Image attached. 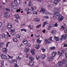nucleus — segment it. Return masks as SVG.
Instances as JSON below:
<instances>
[{
	"instance_id": "c756f323",
	"label": "nucleus",
	"mask_w": 67,
	"mask_h": 67,
	"mask_svg": "<svg viewBox=\"0 0 67 67\" xmlns=\"http://www.w3.org/2000/svg\"><path fill=\"white\" fill-rule=\"evenodd\" d=\"M13 63L14 64H16L17 63V60H13Z\"/></svg>"
},
{
	"instance_id": "6e6d98bb",
	"label": "nucleus",
	"mask_w": 67,
	"mask_h": 67,
	"mask_svg": "<svg viewBox=\"0 0 67 67\" xmlns=\"http://www.w3.org/2000/svg\"><path fill=\"white\" fill-rule=\"evenodd\" d=\"M29 8H26L25 9V10H26V11H29Z\"/></svg>"
},
{
	"instance_id": "f8f14e48",
	"label": "nucleus",
	"mask_w": 67,
	"mask_h": 67,
	"mask_svg": "<svg viewBox=\"0 0 67 67\" xmlns=\"http://www.w3.org/2000/svg\"><path fill=\"white\" fill-rule=\"evenodd\" d=\"M23 43H24V44H27L28 43V42L27 40L25 39L23 40Z\"/></svg>"
},
{
	"instance_id": "b1692460",
	"label": "nucleus",
	"mask_w": 67,
	"mask_h": 67,
	"mask_svg": "<svg viewBox=\"0 0 67 67\" xmlns=\"http://www.w3.org/2000/svg\"><path fill=\"white\" fill-rule=\"evenodd\" d=\"M34 52H35V50H32L31 51V52L33 55H35V53H34Z\"/></svg>"
},
{
	"instance_id": "cd10ccee",
	"label": "nucleus",
	"mask_w": 67,
	"mask_h": 67,
	"mask_svg": "<svg viewBox=\"0 0 67 67\" xmlns=\"http://www.w3.org/2000/svg\"><path fill=\"white\" fill-rule=\"evenodd\" d=\"M46 55H43L41 56V57L42 59H44L46 57Z\"/></svg>"
},
{
	"instance_id": "bf43d9fd",
	"label": "nucleus",
	"mask_w": 67,
	"mask_h": 67,
	"mask_svg": "<svg viewBox=\"0 0 67 67\" xmlns=\"http://www.w3.org/2000/svg\"><path fill=\"white\" fill-rule=\"evenodd\" d=\"M49 40L50 41H52V37H50V38H49Z\"/></svg>"
},
{
	"instance_id": "412c9836",
	"label": "nucleus",
	"mask_w": 67,
	"mask_h": 67,
	"mask_svg": "<svg viewBox=\"0 0 67 67\" xmlns=\"http://www.w3.org/2000/svg\"><path fill=\"white\" fill-rule=\"evenodd\" d=\"M15 17L16 18V19H20V16L19 15L17 14L16 15H15Z\"/></svg>"
},
{
	"instance_id": "37998d69",
	"label": "nucleus",
	"mask_w": 67,
	"mask_h": 67,
	"mask_svg": "<svg viewBox=\"0 0 67 67\" xmlns=\"http://www.w3.org/2000/svg\"><path fill=\"white\" fill-rule=\"evenodd\" d=\"M10 30V29H9V32H13V31H14L13 30Z\"/></svg>"
},
{
	"instance_id": "a19ab883",
	"label": "nucleus",
	"mask_w": 67,
	"mask_h": 67,
	"mask_svg": "<svg viewBox=\"0 0 67 67\" xmlns=\"http://www.w3.org/2000/svg\"><path fill=\"white\" fill-rule=\"evenodd\" d=\"M8 35H5V36L4 37V38H8Z\"/></svg>"
},
{
	"instance_id": "1a4fd4ad",
	"label": "nucleus",
	"mask_w": 67,
	"mask_h": 67,
	"mask_svg": "<svg viewBox=\"0 0 67 67\" xmlns=\"http://www.w3.org/2000/svg\"><path fill=\"white\" fill-rule=\"evenodd\" d=\"M4 16L5 18H9L10 16V15L8 13L6 12L4 14Z\"/></svg>"
},
{
	"instance_id": "680f3d73",
	"label": "nucleus",
	"mask_w": 67,
	"mask_h": 67,
	"mask_svg": "<svg viewBox=\"0 0 67 67\" xmlns=\"http://www.w3.org/2000/svg\"><path fill=\"white\" fill-rule=\"evenodd\" d=\"M27 14H30L31 13V12L29 11L27 12Z\"/></svg>"
},
{
	"instance_id": "20e7f679",
	"label": "nucleus",
	"mask_w": 67,
	"mask_h": 67,
	"mask_svg": "<svg viewBox=\"0 0 67 67\" xmlns=\"http://www.w3.org/2000/svg\"><path fill=\"white\" fill-rule=\"evenodd\" d=\"M7 26V27H8L9 29H11L12 27V25L10 23H8Z\"/></svg>"
},
{
	"instance_id": "aec40b11",
	"label": "nucleus",
	"mask_w": 67,
	"mask_h": 67,
	"mask_svg": "<svg viewBox=\"0 0 67 67\" xmlns=\"http://www.w3.org/2000/svg\"><path fill=\"white\" fill-rule=\"evenodd\" d=\"M34 21L36 22H39L40 21V19L38 18H36L35 19Z\"/></svg>"
},
{
	"instance_id": "c03bdc74",
	"label": "nucleus",
	"mask_w": 67,
	"mask_h": 67,
	"mask_svg": "<svg viewBox=\"0 0 67 67\" xmlns=\"http://www.w3.org/2000/svg\"><path fill=\"white\" fill-rule=\"evenodd\" d=\"M16 37L18 38H20V36L19 35H17L16 36Z\"/></svg>"
},
{
	"instance_id": "e433bc0d",
	"label": "nucleus",
	"mask_w": 67,
	"mask_h": 67,
	"mask_svg": "<svg viewBox=\"0 0 67 67\" xmlns=\"http://www.w3.org/2000/svg\"><path fill=\"white\" fill-rule=\"evenodd\" d=\"M66 37H67V34H66L64 36V37L63 38V39L64 40H66Z\"/></svg>"
},
{
	"instance_id": "0eeeda50",
	"label": "nucleus",
	"mask_w": 67,
	"mask_h": 67,
	"mask_svg": "<svg viewBox=\"0 0 67 67\" xmlns=\"http://www.w3.org/2000/svg\"><path fill=\"white\" fill-rule=\"evenodd\" d=\"M1 57L2 59H5L7 58V56H5V55L2 54L1 55Z\"/></svg>"
},
{
	"instance_id": "a18cd8bd",
	"label": "nucleus",
	"mask_w": 67,
	"mask_h": 67,
	"mask_svg": "<svg viewBox=\"0 0 67 67\" xmlns=\"http://www.w3.org/2000/svg\"><path fill=\"white\" fill-rule=\"evenodd\" d=\"M33 13L34 14H37V13L36 12H34Z\"/></svg>"
},
{
	"instance_id": "69168bd1",
	"label": "nucleus",
	"mask_w": 67,
	"mask_h": 67,
	"mask_svg": "<svg viewBox=\"0 0 67 67\" xmlns=\"http://www.w3.org/2000/svg\"><path fill=\"white\" fill-rule=\"evenodd\" d=\"M9 44H10V42H8L7 43V45H6L7 47H8V45H9Z\"/></svg>"
},
{
	"instance_id": "f257e3e1",
	"label": "nucleus",
	"mask_w": 67,
	"mask_h": 67,
	"mask_svg": "<svg viewBox=\"0 0 67 67\" xmlns=\"http://www.w3.org/2000/svg\"><path fill=\"white\" fill-rule=\"evenodd\" d=\"M66 62V60H64L60 62L58 64V65L59 66H62L63 64H64Z\"/></svg>"
},
{
	"instance_id": "de8ad7c7",
	"label": "nucleus",
	"mask_w": 67,
	"mask_h": 67,
	"mask_svg": "<svg viewBox=\"0 0 67 67\" xmlns=\"http://www.w3.org/2000/svg\"><path fill=\"white\" fill-rule=\"evenodd\" d=\"M51 49H55V47H52L51 48Z\"/></svg>"
},
{
	"instance_id": "7c9ffc66",
	"label": "nucleus",
	"mask_w": 67,
	"mask_h": 67,
	"mask_svg": "<svg viewBox=\"0 0 67 67\" xmlns=\"http://www.w3.org/2000/svg\"><path fill=\"white\" fill-rule=\"evenodd\" d=\"M36 59L37 60H38L39 59V58H40V56L39 55H36Z\"/></svg>"
},
{
	"instance_id": "4468645a",
	"label": "nucleus",
	"mask_w": 67,
	"mask_h": 67,
	"mask_svg": "<svg viewBox=\"0 0 67 67\" xmlns=\"http://www.w3.org/2000/svg\"><path fill=\"white\" fill-rule=\"evenodd\" d=\"M35 48H36L37 49H38L40 48V44H38L36 45L35 46Z\"/></svg>"
},
{
	"instance_id": "79ce46f5",
	"label": "nucleus",
	"mask_w": 67,
	"mask_h": 67,
	"mask_svg": "<svg viewBox=\"0 0 67 67\" xmlns=\"http://www.w3.org/2000/svg\"><path fill=\"white\" fill-rule=\"evenodd\" d=\"M64 35H63L62 36V38H61L60 39V40H63L64 39V38H63V37H64Z\"/></svg>"
},
{
	"instance_id": "bb28decb",
	"label": "nucleus",
	"mask_w": 67,
	"mask_h": 67,
	"mask_svg": "<svg viewBox=\"0 0 67 67\" xmlns=\"http://www.w3.org/2000/svg\"><path fill=\"white\" fill-rule=\"evenodd\" d=\"M28 27H29L31 30H32V29H33V26L32 25L31 26L30 25H29L28 26Z\"/></svg>"
},
{
	"instance_id": "3c124183",
	"label": "nucleus",
	"mask_w": 67,
	"mask_h": 67,
	"mask_svg": "<svg viewBox=\"0 0 67 67\" xmlns=\"http://www.w3.org/2000/svg\"><path fill=\"white\" fill-rule=\"evenodd\" d=\"M60 7H59L58 9H57V11H60Z\"/></svg>"
},
{
	"instance_id": "f03ea898",
	"label": "nucleus",
	"mask_w": 67,
	"mask_h": 67,
	"mask_svg": "<svg viewBox=\"0 0 67 67\" xmlns=\"http://www.w3.org/2000/svg\"><path fill=\"white\" fill-rule=\"evenodd\" d=\"M8 56L9 58H8V59H9V60L10 63V64H12L13 63V59L12 58H13V57H11V56L8 55Z\"/></svg>"
},
{
	"instance_id": "774afa93",
	"label": "nucleus",
	"mask_w": 67,
	"mask_h": 67,
	"mask_svg": "<svg viewBox=\"0 0 67 67\" xmlns=\"http://www.w3.org/2000/svg\"><path fill=\"white\" fill-rule=\"evenodd\" d=\"M15 67H18V66L17 65V64H16L14 65Z\"/></svg>"
},
{
	"instance_id": "c85d7f7f",
	"label": "nucleus",
	"mask_w": 67,
	"mask_h": 67,
	"mask_svg": "<svg viewBox=\"0 0 67 67\" xmlns=\"http://www.w3.org/2000/svg\"><path fill=\"white\" fill-rule=\"evenodd\" d=\"M56 31L53 30L52 31L51 33H52V34H55L56 33Z\"/></svg>"
},
{
	"instance_id": "a211bd4d",
	"label": "nucleus",
	"mask_w": 67,
	"mask_h": 67,
	"mask_svg": "<svg viewBox=\"0 0 67 67\" xmlns=\"http://www.w3.org/2000/svg\"><path fill=\"white\" fill-rule=\"evenodd\" d=\"M54 39L57 41H59V38L58 37H57L56 36H55Z\"/></svg>"
},
{
	"instance_id": "052dcab7",
	"label": "nucleus",
	"mask_w": 67,
	"mask_h": 67,
	"mask_svg": "<svg viewBox=\"0 0 67 67\" xmlns=\"http://www.w3.org/2000/svg\"><path fill=\"white\" fill-rule=\"evenodd\" d=\"M55 26H58V24H57V23H56L54 24Z\"/></svg>"
},
{
	"instance_id": "f3484780",
	"label": "nucleus",
	"mask_w": 67,
	"mask_h": 67,
	"mask_svg": "<svg viewBox=\"0 0 67 67\" xmlns=\"http://www.w3.org/2000/svg\"><path fill=\"white\" fill-rule=\"evenodd\" d=\"M57 52H53L52 54V56H53L54 57H55L56 55V54H57Z\"/></svg>"
},
{
	"instance_id": "423d86ee",
	"label": "nucleus",
	"mask_w": 67,
	"mask_h": 67,
	"mask_svg": "<svg viewBox=\"0 0 67 67\" xmlns=\"http://www.w3.org/2000/svg\"><path fill=\"white\" fill-rule=\"evenodd\" d=\"M64 19V16H61L58 18V20L59 22H61Z\"/></svg>"
},
{
	"instance_id": "0e129e2a",
	"label": "nucleus",
	"mask_w": 67,
	"mask_h": 67,
	"mask_svg": "<svg viewBox=\"0 0 67 67\" xmlns=\"http://www.w3.org/2000/svg\"><path fill=\"white\" fill-rule=\"evenodd\" d=\"M13 2H12L10 4V6H12V5H13Z\"/></svg>"
},
{
	"instance_id": "13d9d810",
	"label": "nucleus",
	"mask_w": 67,
	"mask_h": 67,
	"mask_svg": "<svg viewBox=\"0 0 67 67\" xmlns=\"http://www.w3.org/2000/svg\"><path fill=\"white\" fill-rule=\"evenodd\" d=\"M54 57H53V56H52V55L51 57V59H54Z\"/></svg>"
},
{
	"instance_id": "5fc2aeb1",
	"label": "nucleus",
	"mask_w": 67,
	"mask_h": 67,
	"mask_svg": "<svg viewBox=\"0 0 67 67\" xmlns=\"http://www.w3.org/2000/svg\"><path fill=\"white\" fill-rule=\"evenodd\" d=\"M15 21L17 22V23H19V20L18 19H16L15 20Z\"/></svg>"
},
{
	"instance_id": "5701e85b",
	"label": "nucleus",
	"mask_w": 67,
	"mask_h": 67,
	"mask_svg": "<svg viewBox=\"0 0 67 67\" xmlns=\"http://www.w3.org/2000/svg\"><path fill=\"white\" fill-rule=\"evenodd\" d=\"M29 59L30 61H33L34 60V58H33L31 56H30L29 57Z\"/></svg>"
},
{
	"instance_id": "4d7b16f0",
	"label": "nucleus",
	"mask_w": 67,
	"mask_h": 67,
	"mask_svg": "<svg viewBox=\"0 0 67 67\" xmlns=\"http://www.w3.org/2000/svg\"><path fill=\"white\" fill-rule=\"evenodd\" d=\"M62 29H63V30H64V29H65V27H64V26H62V27H61Z\"/></svg>"
},
{
	"instance_id": "dca6fc26",
	"label": "nucleus",
	"mask_w": 67,
	"mask_h": 67,
	"mask_svg": "<svg viewBox=\"0 0 67 67\" xmlns=\"http://www.w3.org/2000/svg\"><path fill=\"white\" fill-rule=\"evenodd\" d=\"M58 55H59V58L60 57L63 56V53L59 51L58 52Z\"/></svg>"
},
{
	"instance_id": "a878e982",
	"label": "nucleus",
	"mask_w": 67,
	"mask_h": 67,
	"mask_svg": "<svg viewBox=\"0 0 67 67\" xmlns=\"http://www.w3.org/2000/svg\"><path fill=\"white\" fill-rule=\"evenodd\" d=\"M29 47L27 45L26 46L25 48L26 51H29L30 50V49H29Z\"/></svg>"
},
{
	"instance_id": "e2e57ef3",
	"label": "nucleus",
	"mask_w": 67,
	"mask_h": 67,
	"mask_svg": "<svg viewBox=\"0 0 67 67\" xmlns=\"http://www.w3.org/2000/svg\"><path fill=\"white\" fill-rule=\"evenodd\" d=\"M5 10H6V11H10V9L7 8H6Z\"/></svg>"
},
{
	"instance_id": "f704fd0d",
	"label": "nucleus",
	"mask_w": 67,
	"mask_h": 67,
	"mask_svg": "<svg viewBox=\"0 0 67 67\" xmlns=\"http://www.w3.org/2000/svg\"><path fill=\"white\" fill-rule=\"evenodd\" d=\"M65 30H64V33H67V27H65Z\"/></svg>"
},
{
	"instance_id": "ea45409f",
	"label": "nucleus",
	"mask_w": 67,
	"mask_h": 67,
	"mask_svg": "<svg viewBox=\"0 0 67 67\" xmlns=\"http://www.w3.org/2000/svg\"><path fill=\"white\" fill-rule=\"evenodd\" d=\"M45 14H50L51 15L52 14L51 13H49L48 12H46Z\"/></svg>"
},
{
	"instance_id": "603ef678",
	"label": "nucleus",
	"mask_w": 67,
	"mask_h": 67,
	"mask_svg": "<svg viewBox=\"0 0 67 67\" xmlns=\"http://www.w3.org/2000/svg\"><path fill=\"white\" fill-rule=\"evenodd\" d=\"M21 11V10L20 9H18L16 10L17 12H20Z\"/></svg>"
},
{
	"instance_id": "58836bf2",
	"label": "nucleus",
	"mask_w": 67,
	"mask_h": 67,
	"mask_svg": "<svg viewBox=\"0 0 67 67\" xmlns=\"http://www.w3.org/2000/svg\"><path fill=\"white\" fill-rule=\"evenodd\" d=\"M13 40L14 42H18V40L16 38H14L13 39Z\"/></svg>"
},
{
	"instance_id": "864d4df0",
	"label": "nucleus",
	"mask_w": 67,
	"mask_h": 67,
	"mask_svg": "<svg viewBox=\"0 0 67 67\" xmlns=\"http://www.w3.org/2000/svg\"><path fill=\"white\" fill-rule=\"evenodd\" d=\"M4 61H3L1 63V65H2V66H4Z\"/></svg>"
},
{
	"instance_id": "c9c22d12",
	"label": "nucleus",
	"mask_w": 67,
	"mask_h": 67,
	"mask_svg": "<svg viewBox=\"0 0 67 67\" xmlns=\"http://www.w3.org/2000/svg\"><path fill=\"white\" fill-rule=\"evenodd\" d=\"M41 49L42 51L43 52V53H44L46 51V50H45V49H44V48H41Z\"/></svg>"
},
{
	"instance_id": "6ab92c4d",
	"label": "nucleus",
	"mask_w": 67,
	"mask_h": 67,
	"mask_svg": "<svg viewBox=\"0 0 67 67\" xmlns=\"http://www.w3.org/2000/svg\"><path fill=\"white\" fill-rule=\"evenodd\" d=\"M29 65L30 66H32L34 65V62H29Z\"/></svg>"
},
{
	"instance_id": "473e14b6",
	"label": "nucleus",
	"mask_w": 67,
	"mask_h": 67,
	"mask_svg": "<svg viewBox=\"0 0 67 67\" xmlns=\"http://www.w3.org/2000/svg\"><path fill=\"white\" fill-rule=\"evenodd\" d=\"M45 42H46V43H49L51 42L49 41H48V40L47 39L45 40Z\"/></svg>"
},
{
	"instance_id": "4c0bfd02",
	"label": "nucleus",
	"mask_w": 67,
	"mask_h": 67,
	"mask_svg": "<svg viewBox=\"0 0 67 67\" xmlns=\"http://www.w3.org/2000/svg\"><path fill=\"white\" fill-rule=\"evenodd\" d=\"M41 26V24H40V25H37V26H36V27L37 29H38V28H40V27Z\"/></svg>"
},
{
	"instance_id": "2eb2a0df",
	"label": "nucleus",
	"mask_w": 67,
	"mask_h": 67,
	"mask_svg": "<svg viewBox=\"0 0 67 67\" xmlns=\"http://www.w3.org/2000/svg\"><path fill=\"white\" fill-rule=\"evenodd\" d=\"M13 31H12L10 33V34H11V35H13V36L14 35H15V34H16L15 32H14V31H15V29H14Z\"/></svg>"
},
{
	"instance_id": "49530a36",
	"label": "nucleus",
	"mask_w": 67,
	"mask_h": 67,
	"mask_svg": "<svg viewBox=\"0 0 67 67\" xmlns=\"http://www.w3.org/2000/svg\"><path fill=\"white\" fill-rule=\"evenodd\" d=\"M5 34H3L2 35V37H4V36H5Z\"/></svg>"
},
{
	"instance_id": "ddd939ff",
	"label": "nucleus",
	"mask_w": 67,
	"mask_h": 67,
	"mask_svg": "<svg viewBox=\"0 0 67 67\" xmlns=\"http://www.w3.org/2000/svg\"><path fill=\"white\" fill-rule=\"evenodd\" d=\"M40 12L41 13H43V14L44 13V12H45V9L43 8H41V10H40Z\"/></svg>"
},
{
	"instance_id": "8fccbe9b",
	"label": "nucleus",
	"mask_w": 67,
	"mask_h": 67,
	"mask_svg": "<svg viewBox=\"0 0 67 67\" xmlns=\"http://www.w3.org/2000/svg\"><path fill=\"white\" fill-rule=\"evenodd\" d=\"M48 60L49 62H51V59L49 57L48 58Z\"/></svg>"
},
{
	"instance_id": "393cba45",
	"label": "nucleus",
	"mask_w": 67,
	"mask_h": 67,
	"mask_svg": "<svg viewBox=\"0 0 67 67\" xmlns=\"http://www.w3.org/2000/svg\"><path fill=\"white\" fill-rule=\"evenodd\" d=\"M47 24V21L44 22L43 24V27H45V25H46V24Z\"/></svg>"
},
{
	"instance_id": "09e8293b",
	"label": "nucleus",
	"mask_w": 67,
	"mask_h": 67,
	"mask_svg": "<svg viewBox=\"0 0 67 67\" xmlns=\"http://www.w3.org/2000/svg\"><path fill=\"white\" fill-rule=\"evenodd\" d=\"M21 59V58L19 56H18L17 58V59L20 60Z\"/></svg>"
},
{
	"instance_id": "7ed1b4c3",
	"label": "nucleus",
	"mask_w": 67,
	"mask_h": 67,
	"mask_svg": "<svg viewBox=\"0 0 67 67\" xmlns=\"http://www.w3.org/2000/svg\"><path fill=\"white\" fill-rule=\"evenodd\" d=\"M61 15V14L60 13H59L56 12L54 13V14H53V18H56V16H60V15Z\"/></svg>"
},
{
	"instance_id": "338daca9",
	"label": "nucleus",
	"mask_w": 67,
	"mask_h": 67,
	"mask_svg": "<svg viewBox=\"0 0 67 67\" xmlns=\"http://www.w3.org/2000/svg\"><path fill=\"white\" fill-rule=\"evenodd\" d=\"M37 1L40 2H42V1H44V0H37Z\"/></svg>"
},
{
	"instance_id": "9b49d317",
	"label": "nucleus",
	"mask_w": 67,
	"mask_h": 67,
	"mask_svg": "<svg viewBox=\"0 0 67 67\" xmlns=\"http://www.w3.org/2000/svg\"><path fill=\"white\" fill-rule=\"evenodd\" d=\"M18 8V6L16 4L12 6L11 7L12 11V9L13 8H15V9H16Z\"/></svg>"
},
{
	"instance_id": "72a5a7b5",
	"label": "nucleus",
	"mask_w": 67,
	"mask_h": 67,
	"mask_svg": "<svg viewBox=\"0 0 67 67\" xmlns=\"http://www.w3.org/2000/svg\"><path fill=\"white\" fill-rule=\"evenodd\" d=\"M3 44L2 43H0V47L1 48H2L3 46Z\"/></svg>"
},
{
	"instance_id": "39448f33",
	"label": "nucleus",
	"mask_w": 67,
	"mask_h": 67,
	"mask_svg": "<svg viewBox=\"0 0 67 67\" xmlns=\"http://www.w3.org/2000/svg\"><path fill=\"white\" fill-rule=\"evenodd\" d=\"M13 3L16 4H19L20 3V0H15L13 1Z\"/></svg>"
},
{
	"instance_id": "2f4dec72",
	"label": "nucleus",
	"mask_w": 67,
	"mask_h": 67,
	"mask_svg": "<svg viewBox=\"0 0 67 67\" xmlns=\"http://www.w3.org/2000/svg\"><path fill=\"white\" fill-rule=\"evenodd\" d=\"M50 27H53L54 26V24H51L49 25V26Z\"/></svg>"
},
{
	"instance_id": "4be33fe9",
	"label": "nucleus",
	"mask_w": 67,
	"mask_h": 67,
	"mask_svg": "<svg viewBox=\"0 0 67 67\" xmlns=\"http://www.w3.org/2000/svg\"><path fill=\"white\" fill-rule=\"evenodd\" d=\"M41 42H42V41L40 40V38H38L37 40V43H38L39 44L41 43Z\"/></svg>"
},
{
	"instance_id": "6e6552de",
	"label": "nucleus",
	"mask_w": 67,
	"mask_h": 67,
	"mask_svg": "<svg viewBox=\"0 0 67 67\" xmlns=\"http://www.w3.org/2000/svg\"><path fill=\"white\" fill-rule=\"evenodd\" d=\"M59 1H60L59 0H57V1H55L53 2V4L54 5H55L56 4H57V3H58Z\"/></svg>"
},
{
	"instance_id": "9d476101",
	"label": "nucleus",
	"mask_w": 67,
	"mask_h": 67,
	"mask_svg": "<svg viewBox=\"0 0 67 67\" xmlns=\"http://www.w3.org/2000/svg\"><path fill=\"white\" fill-rule=\"evenodd\" d=\"M2 51L3 52L4 54H7V49L6 48H4L2 49Z\"/></svg>"
}]
</instances>
